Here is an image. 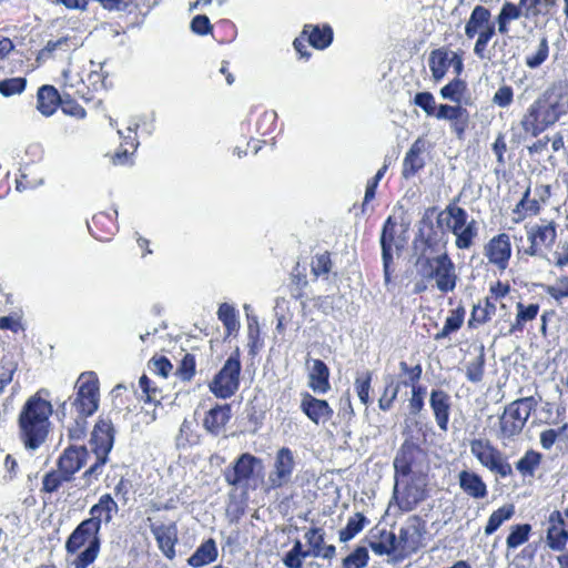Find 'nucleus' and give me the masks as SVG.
Listing matches in <instances>:
<instances>
[{
  "label": "nucleus",
  "mask_w": 568,
  "mask_h": 568,
  "mask_svg": "<svg viewBox=\"0 0 568 568\" xmlns=\"http://www.w3.org/2000/svg\"><path fill=\"white\" fill-rule=\"evenodd\" d=\"M414 103L422 108L428 116H435L438 105L436 104L435 98L429 92H419L414 98Z\"/></svg>",
  "instance_id": "52"
},
{
  "label": "nucleus",
  "mask_w": 568,
  "mask_h": 568,
  "mask_svg": "<svg viewBox=\"0 0 568 568\" xmlns=\"http://www.w3.org/2000/svg\"><path fill=\"white\" fill-rule=\"evenodd\" d=\"M82 547H85L84 550L80 551L72 562L75 568H87L93 564L100 551L99 531L93 528L92 523L85 520L79 524L65 542L69 554H75Z\"/></svg>",
  "instance_id": "3"
},
{
  "label": "nucleus",
  "mask_w": 568,
  "mask_h": 568,
  "mask_svg": "<svg viewBox=\"0 0 568 568\" xmlns=\"http://www.w3.org/2000/svg\"><path fill=\"white\" fill-rule=\"evenodd\" d=\"M75 387L78 390L72 408L82 416H91L99 407V386L95 375L92 372L82 373Z\"/></svg>",
  "instance_id": "9"
},
{
  "label": "nucleus",
  "mask_w": 568,
  "mask_h": 568,
  "mask_svg": "<svg viewBox=\"0 0 568 568\" xmlns=\"http://www.w3.org/2000/svg\"><path fill=\"white\" fill-rule=\"evenodd\" d=\"M485 256L489 263L496 265L499 270H505L511 256L509 235L500 233L494 236L485 246Z\"/></svg>",
  "instance_id": "15"
},
{
  "label": "nucleus",
  "mask_w": 568,
  "mask_h": 568,
  "mask_svg": "<svg viewBox=\"0 0 568 568\" xmlns=\"http://www.w3.org/2000/svg\"><path fill=\"white\" fill-rule=\"evenodd\" d=\"M530 187H527L521 200L515 206L513 213L515 215L514 221L516 223L523 221L526 214L537 215L540 212V202L536 197L530 199Z\"/></svg>",
  "instance_id": "35"
},
{
  "label": "nucleus",
  "mask_w": 568,
  "mask_h": 568,
  "mask_svg": "<svg viewBox=\"0 0 568 568\" xmlns=\"http://www.w3.org/2000/svg\"><path fill=\"white\" fill-rule=\"evenodd\" d=\"M48 395L47 389L38 390L26 400L19 413V437L28 450L42 446L50 433L53 406Z\"/></svg>",
  "instance_id": "1"
},
{
  "label": "nucleus",
  "mask_w": 568,
  "mask_h": 568,
  "mask_svg": "<svg viewBox=\"0 0 568 568\" xmlns=\"http://www.w3.org/2000/svg\"><path fill=\"white\" fill-rule=\"evenodd\" d=\"M546 540L550 549L562 551L568 540V531L565 529V525L549 526Z\"/></svg>",
  "instance_id": "41"
},
{
  "label": "nucleus",
  "mask_w": 568,
  "mask_h": 568,
  "mask_svg": "<svg viewBox=\"0 0 568 568\" xmlns=\"http://www.w3.org/2000/svg\"><path fill=\"white\" fill-rule=\"evenodd\" d=\"M114 429L110 419L99 420L92 432L91 446L95 454L94 464L84 471L83 479L90 481L91 478H98L102 473V467L108 460V455L113 447Z\"/></svg>",
  "instance_id": "6"
},
{
  "label": "nucleus",
  "mask_w": 568,
  "mask_h": 568,
  "mask_svg": "<svg viewBox=\"0 0 568 568\" xmlns=\"http://www.w3.org/2000/svg\"><path fill=\"white\" fill-rule=\"evenodd\" d=\"M537 400L532 396L518 398L505 407L499 418V435L501 439H511L524 429Z\"/></svg>",
  "instance_id": "5"
},
{
  "label": "nucleus",
  "mask_w": 568,
  "mask_h": 568,
  "mask_svg": "<svg viewBox=\"0 0 568 568\" xmlns=\"http://www.w3.org/2000/svg\"><path fill=\"white\" fill-rule=\"evenodd\" d=\"M331 270V258L327 253L316 255L312 261V272L316 275L327 274Z\"/></svg>",
  "instance_id": "60"
},
{
  "label": "nucleus",
  "mask_w": 568,
  "mask_h": 568,
  "mask_svg": "<svg viewBox=\"0 0 568 568\" xmlns=\"http://www.w3.org/2000/svg\"><path fill=\"white\" fill-rule=\"evenodd\" d=\"M304 539L307 545L306 555L313 558L332 559L336 554L334 545L325 544V531L322 528L313 527L305 531Z\"/></svg>",
  "instance_id": "18"
},
{
  "label": "nucleus",
  "mask_w": 568,
  "mask_h": 568,
  "mask_svg": "<svg viewBox=\"0 0 568 568\" xmlns=\"http://www.w3.org/2000/svg\"><path fill=\"white\" fill-rule=\"evenodd\" d=\"M119 511L118 504L110 494H104L100 497L99 501L90 509V518L85 519L87 523H92L93 528L100 531L101 525L111 523L113 516Z\"/></svg>",
  "instance_id": "21"
},
{
  "label": "nucleus",
  "mask_w": 568,
  "mask_h": 568,
  "mask_svg": "<svg viewBox=\"0 0 568 568\" xmlns=\"http://www.w3.org/2000/svg\"><path fill=\"white\" fill-rule=\"evenodd\" d=\"M63 113L74 116L77 119H83L87 115L85 110L78 104L75 101L70 99L69 94H64L61 97L59 102Z\"/></svg>",
  "instance_id": "54"
},
{
  "label": "nucleus",
  "mask_w": 568,
  "mask_h": 568,
  "mask_svg": "<svg viewBox=\"0 0 568 568\" xmlns=\"http://www.w3.org/2000/svg\"><path fill=\"white\" fill-rule=\"evenodd\" d=\"M295 456L288 447L277 450L267 481L272 488H280L288 484L295 468Z\"/></svg>",
  "instance_id": "12"
},
{
  "label": "nucleus",
  "mask_w": 568,
  "mask_h": 568,
  "mask_svg": "<svg viewBox=\"0 0 568 568\" xmlns=\"http://www.w3.org/2000/svg\"><path fill=\"white\" fill-rule=\"evenodd\" d=\"M301 410L316 425L328 420L333 416V409L324 399H318L308 393L301 394Z\"/></svg>",
  "instance_id": "20"
},
{
  "label": "nucleus",
  "mask_w": 568,
  "mask_h": 568,
  "mask_svg": "<svg viewBox=\"0 0 568 568\" xmlns=\"http://www.w3.org/2000/svg\"><path fill=\"white\" fill-rule=\"evenodd\" d=\"M464 110L465 108L460 105L439 104L435 116L438 120H447L452 122L453 120L460 118L464 114Z\"/></svg>",
  "instance_id": "56"
},
{
  "label": "nucleus",
  "mask_w": 568,
  "mask_h": 568,
  "mask_svg": "<svg viewBox=\"0 0 568 568\" xmlns=\"http://www.w3.org/2000/svg\"><path fill=\"white\" fill-rule=\"evenodd\" d=\"M425 525L422 520L413 516L399 528L397 544L399 547V557H407L423 547V537L425 535Z\"/></svg>",
  "instance_id": "11"
},
{
  "label": "nucleus",
  "mask_w": 568,
  "mask_h": 568,
  "mask_svg": "<svg viewBox=\"0 0 568 568\" xmlns=\"http://www.w3.org/2000/svg\"><path fill=\"white\" fill-rule=\"evenodd\" d=\"M256 465H261V459L244 453L224 471L225 481L234 487H245L254 475Z\"/></svg>",
  "instance_id": "13"
},
{
  "label": "nucleus",
  "mask_w": 568,
  "mask_h": 568,
  "mask_svg": "<svg viewBox=\"0 0 568 568\" xmlns=\"http://www.w3.org/2000/svg\"><path fill=\"white\" fill-rule=\"evenodd\" d=\"M308 373V386L317 394H325L329 388V369L321 359H313Z\"/></svg>",
  "instance_id": "26"
},
{
  "label": "nucleus",
  "mask_w": 568,
  "mask_h": 568,
  "mask_svg": "<svg viewBox=\"0 0 568 568\" xmlns=\"http://www.w3.org/2000/svg\"><path fill=\"white\" fill-rule=\"evenodd\" d=\"M302 36H307L310 44L316 49L327 48L333 40V31L329 27L305 26Z\"/></svg>",
  "instance_id": "33"
},
{
  "label": "nucleus",
  "mask_w": 568,
  "mask_h": 568,
  "mask_svg": "<svg viewBox=\"0 0 568 568\" xmlns=\"http://www.w3.org/2000/svg\"><path fill=\"white\" fill-rule=\"evenodd\" d=\"M490 11L483 7V6H476L470 17L465 26V34L471 39L476 34H495V27L490 22Z\"/></svg>",
  "instance_id": "22"
},
{
  "label": "nucleus",
  "mask_w": 568,
  "mask_h": 568,
  "mask_svg": "<svg viewBox=\"0 0 568 568\" xmlns=\"http://www.w3.org/2000/svg\"><path fill=\"white\" fill-rule=\"evenodd\" d=\"M217 317L223 323L229 335L239 329L240 323L235 310L230 304L223 303L220 305Z\"/></svg>",
  "instance_id": "43"
},
{
  "label": "nucleus",
  "mask_w": 568,
  "mask_h": 568,
  "mask_svg": "<svg viewBox=\"0 0 568 568\" xmlns=\"http://www.w3.org/2000/svg\"><path fill=\"white\" fill-rule=\"evenodd\" d=\"M516 307H517L516 320L509 328V334H514L516 332H521L525 324L527 322L535 320L539 312L538 304H530L528 306H525L523 303L519 302V303H517Z\"/></svg>",
  "instance_id": "37"
},
{
  "label": "nucleus",
  "mask_w": 568,
  "mask_h": 568,
  "mask_svg": "<svg viewBox=\"0 0 568 568\" xmlns=\"http://www.w3.org/2000/svg\"><path fill=\"white\" fill-rule=\"evenodd\" d=\"M396 223L389 216L382 230L381 246L384 267L385 284L390 282V264L393 262V253L399 251L400 246L395 241Z\"/></svg>",
  "instance_id": "14"
},
{
  "label": "nucleus",
  "mask_w": 568,
  "mask_h": 568,
  "mask_svg": "<svg viewBox=\"0 0 568 568\" xmlns=\"http://www.w3.org/2000/svg\"><path fill=\"white\" fill-rule=\"evenodd\" d=\"M150 367L154 371L155 374L165 378L172 369V364L166 357L161 356L159 358H153Z\"/></svg>",
  "instance_id": "63"
},
{
  "label": "nucleus",
  "mask_w": 568,
  "mask_h": 568,
  "mask_svg": "<svg viewBox=\"0 0 568 568\" xmlns=\"http://www.w3.org/2000/svg\"><path fill=\"white\" fill-rule=\"evenodd\" d=\"M457 479L460 489L468 497L473 499H484L487 497V485L477 473L464 469L458 473Z\"/></svg>",
  "instance_id": "24"
},
{
  "label": "nucleus",
  "mask_w": 568,
  "mask_h": 568,
  "mask_svg": "<svg viewBox=\"0 0 568 568\" xmlns=\"http://www.w3.org/2000/svg\"><path fill=\"white\" fill-rule=\"evenodd\" d=\"M549 57V43L541 37L538 44L526 55L525 63L529 69L539 68Z\"/></svg>",
  "instance_id": "39"
},
{
  "label": "nucleus",
  "mask_w": 568,
  "mask_h": 568,
  "mask_svg": "<svg viewBox=\"0 0 568 568\" xmlns=\"http://www.w3.org/2000/svg\"><path fill=\"white\" fill-rule=\"evenodd\" d=\"M515 514L514 505H504L489 516L485 527V535L494 534L505 521L509 520Z\"/></svg>",
  "instance_id": "38"
},
{
  "label": "nucleus",
  "mask_w": 568,
  "mask_h": 568,
  "mask_svg": "<svg viewBox=\"0 0 568 568\" xmlns=\"http://www.w3.org/2000/svg\"><path fill=\"white\" fill-rule=\"evenodd\" d=\"M541 462V454L535 450H528L525 455L516 463V469L521 476H534L536 469L539 467Z\"/></svg>",
  "instance_id": "40"
},
{
  "label": "nucleus",
  "mask_w": 568,
  "mask_h": 568,
  "mask_svg": "<svg viewBox=\"0 0 568 568\" xmlns=\"http://www.w3.org/2000/svg\"><path fill=\"white\" fill-rule=\"evenodd\" d=\"M371 549L379 556L396 554L399 556V547L397 544V536L392 531L383 530L381 532L379 541H371Z\"/></svg>",
  "instance_id": "36"
},
{
  "label": "nucleus",
  "mask_w": 568,
  "mask_h": 568,
  "mask_svg": "<svg viewBox=\"0 0 568 568\" xmlns=\"http://www.w3.org/2000/svg\"><path fill=\"white\" fill-rule=\"evenodd\" d=\"M231 418L230 405L211 408L203 420L204 428L213 435H217Z\"/></svg>",
  "instance_id": "28"
},
{
  "label": "nucleus",
  "mask_w": 568,
  "mask_h": 568,
  "mask_svg": "<svg viewBox=\"0 0 568 568\" xmlns=\"http://www.w3.org/2000/svg\"><path fill=\"white\" fill-rule=\"evenodd\" d=\"M471 455L479 464L491 473L506 478L513 474L511 465L506 460L504 454L497 449L489 439L475 438L469 442Z\"/></svg>",
  "instance_id": "7"
},
{
  "label": "nucleus",
  "mask_w": 568,
  "mask_h": 568,
  "mask_svg": "<svg viewBox=\"0 0 568 568\" xmlns=\"http://www.w3.org/2000/svg\"><path fill=\"white\" fill-rule=\"evenodd\" d=\"M485 354L481 347L480 354L466 365V377L473 383H479L484 376Z\"/></svg>",
  "instance_id": "46"
},
{
  "label": "nucleus",
  "mask_w": 568,
  "mask_h": 568,
  "mask_svg": "<svg viewBox=\"0 0 568 568\" xmlns=\"http://www.w3.org/2000/svg\"><path fill=\"white\" fill-rule=\"evenodd\" d=\"M530 530L531 526L528 524L513 526L510 534L506 539L507 547L515 549L525 544L529 538Z\"/></svg>",
  "instance_id": "45"
},
{
  "label": "nucleus",
  "mask_w": 568,
  "mask_h": 568,
  "mask_svg": "<svg viewBox=\"0 0 568 568\" xmlns=\"http://www.w3.org/2000/svg\"><path fill=\"white\" fill-rule=\"evenodd\" d=\"M465 317V308L463 306H458L457 308L450 311L447 316L444 326L448 328L452 333L458 331Z\"/></svg>",
  "instance_id": "59"
},
{
  "label": "nucleus",
  "mask_w": 568,
  "mask_h": 568,
  "mask_svg": "<svg viewBox=\"0 0 568 568\" xmlns=\"http://www.w3.org/2000/svg\"><path fill=\"white\" fill-rule=\"evenodd\" d=\"M496 313V305L490 302L489 298H486L484 305H475L471 312V318L469 320V325L471 326L474 322L478 324H485L490 321V318Z\"/></svg>",
  "instance_id": "44"
},
{
  "label": "nucleus",
  "mask_w": 568,
  "mask_h": 568,
  "mask_svg": "<svg viewBox=\"0 0 568 568\" xmlns=\"http://www.w3.org/2000/svg\"><path fill=\"white\" fill-rule=\"evenodd\" d=\"M368 551L365 547H357L352 554L343 559L344 568H364L368 564Z\"/></svg>",
  "instance_id": "49"
},
{
  "label": "nucleus",
  "mask_w": 568,
  "mask_h": 568,
  "mask_svg": "<svg viewBox=\"0 0 568 568\" xmlns=\"http://www.w3.org/2000/svg\"><path fill=\"white\" fill-rule=\"evenodd\" d=\"M556 3L557 0H520V7L525 9V18L534 21L541 16H547Z\"/></svg>",
  "instance_id": "34"
},
{
  "label": "nucleus",
  "mask_w": 568,
  "mask_h": 568,
  "mask_svg": "<svg viewBox=\"0 0 568 568\" xmlns=\"http://www.w3.org/2000/svg\"><path fill=\"white\" fill-rule=\"evenodd\" d=\"M61 95L52 85H42L37 95V109L44 115H52L60 102Z\"/></svg>",
  "instance_id": "29"
},
{
  "label": "nucleus",
  "mask_w": 568,
  "mask_h": 568,
  "mask_svg": "<svg viewBox=\"0 0 568 568\" xmlns=\"http://www.w3.org/2000/svg\"><path fill=\"white\" fill-rule=\"evenodd\" d=\"M424 456L423 449L410 440H405L394 458L396 474L408 475L420 463Z\"/></svg>",
  "instance_id": "16"
},
{
  "label": "nucleus",
  "mask_w": 568,
  "mask_h": 568,
  "mask_svg": "<svg viewBox=\"0 0 568 568\" xmlns=\"http://www.w3.org/2000/svg\"><path fill=\"white\" fill-rule=\"evenodd\" d=\"M528 112V116L537 123L536 129L542 130L557 122L565 111L554 92L547 91L542 98L530 105Z\"/></svg>",
  "instance_id": "10"
},
{
  "label": "nucleus",
  "mask_w": 568,
  "mask_h": 568,
  "mask_svg": "<svg viewBox=\"0 0 568 568\" xmlns=\"http://www.w3.org/2000/svg\"><path fill=\"white\" fill-rule=\"evenodd\" d=\"M219 556L214 539L210 538L202 542L194 554L187 559V564L193 568L203 567L215 561Z\"/></svg>",
  "instance_id": "30"
},
{
  "label": "nucleus",
  "mask_w": 568,
  "mask_h": 568,
  "mask_svg": "<svg viewBox=\"0 0 568 568\" xmlns=\"http://www.w3.org/2000/svg\"><path fill=\"white\" fill-rule=\"evenodd\" d=\"M241 362L239 353L231 355L209 384L210 390L219 398H230L240 386Z\"/></svg>",
  "instance_id": "8"
},
{
  "label": "nucleus",
  "mask_w": 568,
  "mask_h": 568,
  "mask_svg": "<svg viewBox=\"0 0 568 568\" xmlns=\"http://www.w3.org/2000/svg\"><path fill=\"white\" fill-rule=\"evenodd\" d=\"M151 532L153 534L158 546L162 554L170 560H172L175 552V545L178 542V526L175 523L170 524H152L150 526Z\"/></svg>",
  "instance_id": "17"
},
{
  "label": "nucleus",
  "mask_w": 568,
  "mask_h": 568,
  "mask_svg": "<svg viewBox=\"0 0 568 568\" xmlns=\"http://www.w3.org/2000/svg\"><path fill=\"white\" fill-rule=\"evenodd\" d=\"M400 384L393 385V381L385 387L384 394L378 400V406L382 410H388L393 402L396 399Z\"/></svg>",
  "instance_id": "57"
},
{
  "label": "nucleus",
  "mask_w": 568,
  "mask_h": 568,
  "mask_svg": "<svg viewBox=\"0 0 568 568\" xmlns=\"http://www.w3.org/2000/svg\"><path fill=\"white\" fill-rule=\"evenodd\" d=\"M89 456L84 446H70L59 457L58 468L73 479L74 474L88 463Z\"/></svg>",
  "instance_id": "19"
},
{
  "label": "nucleus",
  "mask_w": 568,
  "mask_h": 568,
  "mask_svg": "<svg viewBox=\"0 0 568 568\" xmlns=\"http://www.w3.org/2000/svg\"><path fill=\"white\" fill-rule=\"evenodd\" d=\"M514 101V90L510 85H501L494 94L491 102L499 108H508Z\"/></svg>",
  "instance_id": "55"
},
{
  "label": "nucleus",
  "mask_w": 568,
  "mask_h": 568,
  "mask_svg": "<svg viewBox=\"0 0 568 568\" xmlns=\"http://www.w3.org/2000/svg\"><path fill=\"white\" fill-rule=\"evenodd\" d=\"M465 83L462 80H454L440 89V95L454 102H459L465 90Z\"/></svg>",
  "instance_id": "53"
},
{
  "label": "nucleus",
  "mask_w": 568,
  "mask_h": 568,
  "mask_svg": "<svg viewBox=\"0 0 568 568\" xmlns=\"http://www.w3.org/2000/svg\"><path fill=\"white\" fill-rule=\"evenodd\" d=\"M544 290L557 303H560L564 298L568 297V276L558 277L554 284L545 285Z\"/></svg>",
  "instance_id": "48"
},
{
  "label": "nucleus",
  "mask_w": 568,
  "mask_h": 568,
  "mask_svg": "<svg viewBox=\"0 0 568 568\" xmlns=\"http://www.w3.org/2000/svg\"><path fill=\"white\" fill-rule=\"evenodd\" d=\"M400 371L406 373L408 375V381H404L400 384L404 386H413L416 385V383L420 379L423 369L420 365H416L414 367H409L407 363L400 362L399 363Z\"/></svg>",
  "instance_id": "61"
},
{
  "label": "nucleus",
  "mask_w": 568,
  "mask_h": 568,
  "mask_svg": "<svg viewBox=\"0 0 568 568\" xmlns=\"http://www.w3.org/2000/svg\"><path fill=\"white\" fill-rule=\"evenodd\" d=\"M68 37H61L58 40H50L47 42L45 47L40 51V58H48L52 52L63 49L68 47Z\"/></svg>",
  "instance_id": "62"
},
{
  "label": "nucleus",
  "mask_w": 568,
  "mask_h": 568,
  "mask_svg": "<svg viewBox=\"0 0 568 568\" xmlns=\"http://www.w3.org/2000/svg\"><path fill=\"white\" fill-rule=\"evenodd\" d=\"M418 273L426 280H434L437 290L449 293L456 288V266L447 253L417 260Z\"/></svg>",
  "instance_id": "4"
},
{
  "label": "nucleus",
  "mask_w": 568,
  "mask_h": 568,
  "mask_svg": "<svg viewBox=\"0 0 568 568\" xmlns=\"http://www.w3.org/2000/svg\"><path fill=\"white\" fill-rule=\"evenodd\" d=\"M366 518L361 513L349 517L346 527L339 531V540L345 542L353 539L364 528Z\"/></svg>",
  "instance_id": "42"
},
{
  "label": "nucleus",
  "mask_w": 568,
  "mask_h": 568,
  "mask_svg": "<svg viewBox=\"0 0 568 568\" xmlns=\"http://www.w3.org/2000/svg\"><path fill=\"white\" fill-rule=\"evenodd\" d=\"M195 373V359L194 356L186 354L181 361L180 367L176 371V375L182 381H191Z\"/></svg>",
  "instance_id": "58"
},
{
  "label": "nucleus",
  "mask_w": 568,
  "mask_h": 568,
  "mask_svg": "<svg viewBox=\"0 0 568 568\" xmlns=\"http://www.w3.org/2000/svg\"><path fill=\"white\" fill-rule=\"evenodd\" d=\"M436 223L443 233H452L455 236V245L459 250L470 248L478 235L477 222L455 202L439 212Z\"/></svg>",
  "instance_id": "2"
},
{
  "label": "nucleus",
  "mask_w": 568,
  "mask_h": 568,
  "mask_svg": "<svg viewBox=\"0 0 568 568\" xmlns=\"http://www.w3.org/2000/svg\"><path fill=\"white\" fill-rule=\"evenodd\" d=\"M520 17L525 18V9L520 7V2L515 4L513 2L506 1L501 6L497 17L498 32L500 34H507L509 31V23L519 19Z\"/></svg>",
  "instance_id": "32"
},
{
  "label": "nucleus",
  "mask_w": 568,
  "mask_h": 568,
  "mask_svg": "<svg viewBox=\"0 0 568 568\" xmlns=\"http://www.w3.org/2000/svg\"><path fill=\"white\" fill-rule=\"evenodd\" d=\"M27 80L24 78H10L0 81V93L3 97L20 94L24 91Z\"/></svg>",
  "instance_id": "51"
},
{
  "label": "nucleus",
  "mask_w": 568,
  "mask_h": 568,
  "mask_svg": "<svg viewBox=\"0 0 568 568\" xmlns=\"http://www.w3.org/2000/svg\"><path fill=\"white\" fill-rule=\"evenodd\" d=\"M426 150V142L418 138L407 151L403 162V176L409 179L414 176L425 165L423 153Z\"/></svg>",
  "instance_id": "25"
},
{
  "label": "nucleus",
  "mask_w": 568,
  "mask_h": 568,
  "mask_svg": "<svg viewBox=\"0 0 568 568\" xmlns=\"http://www.w3.org/2000/svg\"><path fill=\"white\" fill-rule=\"evenodd\" d=\"M453 51L445 48L433 50L429 54L428 64L432 75L436 81L442 80L452 63Z\"/></svg>",
  "instance_id": "31"
},
{
  "label": "nucleus",
  "mask_w": 568,
  "mask_h": 568,
  "mask_svg": "<svg viewBox=\"0 0 568 568\" xmlns=\"http://www.w3.org/2000/svg\"><path fill=\"white\" fill-rule=\"evenodd\" d=\"M72 480L70 477L65 476L61 469L52 470L43 477L42 486L43 490L47 493L57 491L63 483Z\"/></svg>",
  "instance_id": "47"
},
{
  "label": "nucleus",
  "mask_w": 568,
  "mask_h": 568,
  "mask_svg": "<svg viewBox=\"0 0 568 568\" xmlns=\"http://www.w3.org/2000/svg\"><path fill=\"white\" fill-rule=\"evenodd\" d=\"M191 29L197 34H206L211 30V23L206 16L199 14L192 19Z\"/></svg>",
  "instance_id": "64"
},
{
  "label": "nucleus",
  "mask_w": 568,
  "mask_h": 568,
  "mask_svg": "<svg viewBox=\"0 0 568 568\" xmlns=\"http://www.w3.org/2000/svg\"><path fill=\"white\" fill-rule=\"evenodd\" d=\"M429 405L438 428L447 432L452 406L450 396L442 389H433L429 396Z\"/></svg>",
  "instance_id": "23"
},
{
  "label": "nucleus",
  "mask_w": 568,
  "mask_h": 568,
  "mask_svg": "<svg viewBox=\"0 0 568 568\" xmlns=\"http://www.w3.org/2000/svg\"><path fill=\"white\" fill-rule=\"evenodd\" d=\"M526 230L528 241L537 242L541 247L549 248L556 242L557 232L554 221L547 222L546 224L526 226Z\"/></svg>",
  "instance_id": "27"
},
{
  "label": "nucleus",
  "mask_w": 568,
  "mask_h": 568,
  "mask_svg": "<svg viewBox=\"0 0 568 568\" xmlns=\"http://www.w3.org/2000/svg\"><path fill=\"white\" fill-rule=\"evenodd\" d=\"M372 382V373L366 371L362 374H358L355 379V389L359 400L367 405L369 403V389Z\"/></svg>",
  "instance_id": "50"
}]
</instances>
